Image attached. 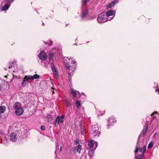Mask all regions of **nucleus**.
Returning <instances> with one entry per match:
<instances>
[{
	"instance_id": "nucleus-11",
	"label": "nucleus",
	"mask_w": 159,
	"mask_h": 159,
	"mask_svg": "<svg viewBox=\"0 0 159 159\" xmlns=\"http://www.w3.org/2000/svg\"><path fill=\"white\" fill-rule=\"evenodd\" d=\"M109 124L108 126L110 125H113L114 122L116 121V120L113 117H110L108 120Z\"/></svg>"
},
{
	"instance_id": "nucleus-37",
	"label": "nucleus",
	"mask_w": 159,
	"mask_h": 159,
	"mask_svg": "<svg viewBox=\"0 0 159 159\" xmlns=\"http://www.w3.org/2000/svg\"><path fill=\"white\" fill-rule=\"evenodd\" d=\"M143 149V153H145V151L146 150V147L145 146H144L143 147V148H142Z\"/></svg>"
},
{
	"instance_id": "nucleus-19",
	"label": "nucleus",
	"mask_w": 159,
	"mask_h": 159,
	"mask_svg": "<svg viewBox=\"0 0 159 159\" xmlns=\"http://www.w3.org/2000/svg\"><path fill=\"white\" fill-rule=\"evenodd\" d=\"M61 117L60 116H58L56 119L55 123V126H57L59 124V122H60V120Z\"/></svg>"
},
{
	"instance_id": "nucleus-7",
	"label": "nucleus",
	"mask_w": 159,
	"mask_h": 159,
	"mask_svg": "<svg viewBox=\"0 0 159 159\" xmlns=\"http://www.w3.org/2000/svg\"><path fill=\"white\" fill-rule=\"evenodd\" d=\"M88 145L90 149L95 150L97 147V145L94 141H91L89 142Z\"/></svg>"
},
{
	"instance_id": "nucleus-10",
	"label": "nucleus",
	"mask_w": 159,
	"mask_h": 159,
	"mask_svg": "<svg viewBox=\"0 0 159 159\" xmlns=\"http://www.w3.org/2000/svg\"><path fill=\"white\" fill-rule=\"evenodd\" d=\"M24 112V110L22 107L20 108L16 109L15 111V114L18 116H21L22 115Z\"/></svg>"
},
{
	"instance_id": "nucleus-9",
	"label": "nucleus",
	"mask_w": 159,
	"mask_h": 159,
	"mask_svg": "<svg viewBox=\"0 0 159 159\" xmlns=\"http://www.w3.org/2000/svg\"><path fill=\"white\" fill-rule=\"evenodd\" d=\"M18 138V136L15 133H13L10 135V139L12 142H15Z\"/></svg>"
},
{
	"instance_id": "nucleus-47",
	"label": "nucleus",
	"mask_w": 159,
	"mask_h": 159,
	"mask_svg": "<svg viewBox=\"0 0 159 159\" xmlns=\"http://www.w3.org/2000/svg\"><path fill=\"white\" fill-rule=\"evenodd\" d=\"M4 69L5 70H7V69H6V68H4Z\"/></svg>"
},
{
	"instance_id": "nucleus-5",
	"label": "nucleus",
	"mask_w": 159,
	"mask_h": 159,
	"mask_svg": "<svg viewBox=\"0 0 159 159\" xmlns=\"http://www.w3.org/2000/svg\"><path fill=\"white\" fill-rule=\"evenodd\" d=\"M115 12L111 10H109L106 13V16L107 17L111 16L112 17H110V19L108 18H107V20H112L115 16Z\"/></svg>"
},
{
	"instance_id": "nucleus-45",
	"label": "nucleus",
	"mask_w": 159,
	"mask_h": 159,
	"mask_svg": "<svg viewBox=\"0 0 159 159\" xmlns=\"http://www.w3.org/2000/svg\"><path fill=\"white\" fill-rule=\"evenodd\" d=\"M156 113V112H154L153 113H152L151 115V116H152L154 115V114H155Z\"/></svg>"
},
{
	"instance_id": "nucleus-52",
	"label": "nucleus",
	"mask_w": 159,
	"mask_h": 159,
	"mask_svg": "<svg viewBox=\"0 0 159 159\" xmlns=\"http://www.w3.org/2000/svg\"><path fill=\"white\" fill-rule=\"evenodd\" d=\"M52 93H54V92L53 91L52 92Z\"/></svg>"
},
{
	"instance_id": "nucleus-1",
	"label": "nucleus",
	"mask_w": 159,
	"mask_h": 159,
	"mask_svg": "<svg viewBox=\"0 0 159 159\" xmlns=\"http://www.w3.org/2000/svg\"><path fill=\"white\" fill-rule=\"evenodd\" d=\"M90 134L93 137L98 136L100 134V132L97 125H92L91 127Z\"/></svg>"
},
{
	"instance_id": "nucleus-36",
	"label": "nucleus",
	"mask_w": 159,
	"mask_h": 159,
	"mask_svg": "<svg viewBox=\"0 0 159 159\" xmlns=\"http://www.w3.org/2000/svg\"><path fill=\"white\" fill-rule=\"evenodd\" d=\"M138 151L140 152H142L143 153V149L142 148L138 147Z\"/></svg>"
},
{
	"instance_id": "nucleus-41",
	"label": "nucleus",
	"mask_w": 159,
	"mask_h": 159,
	"mask_svg": "<svg viewBox=\"0 0 159 159\" xmlns=\"http://www.w3.org/2000/svg\"><path fill=\"white\" fill-rule=\"evenodd\" d=\"M2 141L3 140L4 141H5V142H7V139L6 138H4L3 139H2Z\"/></svg>"
},
{
	"instance_id": "nucleus-18",
	"label": "nucleus",
	"mask_w": 159,
	"mask_h": 159,
	"mask_svg": "<svg viewBox=\"0 0 159 159\" xmlns=\"http://www.w3.org/2000/svg\"><path fill=\"white\" fill-rule=\"evenodd\" d=\"M24 79L26 80L27 81L29 80H33V76L31 75L28 76L25 75L24 78Z\"/></svg>"
},
{
	"instance_id": "nucleus-22",
	"label": "nucleus",
	"mask_w": 159,
	"mask_h": 159,
	"mask_svg": "<svg viewBox=\"0 0 159 159\" xmlns=\"http://www.w3.org/2000/svg\"><path fill=\"white\" fill-rule=\"evenodd\" d=\"M5 109V107L4 106H1L0 107V114H1L4 112Z\"/></svg>"
},
{
	"instance_id": "nucleus-16",
	"label": "nucleus",
	"mask_w": 159,
	"mask_h": 159,
	"mask_svg": "<svg viewBox=\"0 0 159 159\" xmlns=\"http://www.w3.org/2000/svg\"><path fill=\"white\" fill-rule=\"evenodd\" d=\"M76 147V152H78L79 153H80V151L82 150V147L80 144L77 145Z\"/></svg>"
},
{
	"instance_id": "nucleus-3",
	"label": "nucleus",
	"mask_w": 159,
	"mask_h": 159,
	"mask_svg": "<svg viewBox=\"0 0 159 159\" xmlns=\"http://www.w3.org/2000/svg\"><path fill=\"white\" fill-rule=\"evenodd\" d=\"M10 5L11 4L8 3L7 0L2 1L1 3V5L2 7V10L5 11L7 10Z\"/></svg>"
},
{
	"instance_id": "nucleus-34",
	"label": "nucleus",
	"mask_w": 159,
	"mask_h": 159,
	"mask_svg": "<svg viewBox=\"0 0 159 159\" xmlns=\"http://www.w3.org/2000/svg\"><path fill=\"white\" fill-rule=\"evenodd\" d=\"M158 135V133L157 132H156L154 134L153 136V138L154 139L156 138L157 136Z\"/></svg>"
},
{
	"instance_id": "nucleus-35",
	"label": "nucleus",
	"mask_w": 159,
	"mask_h": 159,
	"mask_svg": "<svg viewBox=\"0 0 159 159\" xmlns=\"http://www.w3.org/2000/svg\"><path fill=\"white\" fill-rule=\"evenodd\" d=\"M45 126L44 125H42L41 126V129L43 131H44L45 130Z\"/></svg>"
},
{
	"instance_id": "nucleus-4",
	"label": "nucleus",
	"mask_w": 159,
	"mask_h": 159,
	"mask_svg": "<svg viewBox=\"0 0 159 159\" xmlns=\"http://www.w3.org/2000/svg\"><path fill=\"white\" fill-rule=\"evenodd\" d=\"M104 13H102L99 14L97 18V20L98 22L99 23H103L107 21V18L104 17Z\"/></svg>"
},
{
	"instance_id": "nucleus-17",
	"label": "nucleus",
	"mask_w": 159,
	"mask_h": 159,
	"mask_svg": "<svg viewBox=\"0 0 159 159\" xmlns=\"http://www.w3.org/2000/svg\"><path fill=\"white\" fill-rule=\"evenodd\" d=\"M51 68H52V70L53 73L54 74H56V75H57V74H58L57 72V71L56 69H55L54 68V64L53 63H51Z\"/></svg>"
},
{
	"instance_id": "nucleus-23",
	"label": "nucleus",
	"mask_w": 159,
	"mask_h": 159,
	"mask_svg": "<svg viewBox=\"0 0 159 159\" xmlns=\"http://www.w3.org/2000/svg\"><path fill=\"white\" fill-rule=\"evenodd\" d=\"M95 150L90 149L89 151V155L90 156H92L93 155L94 153V151Z\"/></svg>"
},
{
	"instance_id": "nucleus-21",
	"label": "nucleus",
	"mask_w": 159,
	"mask_h": 159,
	"mask_svg": "<svg viewBox=\"0 0 159 159\" xmlns=\"http://www.w3.org/2000/svg\"><path fill=\"white\" fill-rule=\"evenodd\" d=\"M71 93L73 95V96L74 97H75L76 94H77V92L79 93L78 91H75L73 89H71Z\"/></svg>"
},
{
	"instance_id": "nucleus-42",
	"label": "nucleus",
	"mask_w": 159,
	"mask_h": 159,
	"mask_svg": "<svg viewBox=\"0 0 159 159\" xmlns=\"http://www.w3.org/2000/svg\"><path fill=\"white\" fill-rule=\"evenodd\" d=\"M84 130V129H81V133L83 134Z\"/></svg>"
},
{
	"instance_id": "nucleus-2",
	"label": "nucleus",
	"mask_w": 159,
	"mask_h": 159,
	"mask_svg": "<svg viewBox=\"0 0 159 159\" xmlns=\"http://www.w3.org/2000/svg\"><path fill=\"white\" fill-rule=\"evenodd\" d=\"M73 57H65L64 58V63L65 67L66 68H69L70 67L69 65V63L71 62V64H73V65L76 64V61H75V60H73Z\"/></svg>"
},
{
	"instance_id": "nucleus-46",
	"label": "nucleus",
	"mask_w": 159,
	"mask_h": 159,
	"mask_svg": "<svg viewBox=\"0 0 159 159\" xmlns=\"http://www.w3.org/2000/svg\"><path fill=\"white\" fill-rule=\"evenodd\" d=\"M157 92L159 94V89L157 90Z\"/></svg>"
},
{
	"instance_id": "nucleus-24",
	"label": "nucleus",
	"mask_w": 159,
	"mask_h": 159,
	"mask_svg": "<svg viewBox=\"0 0 159 159\" xmlns=\"http://www.w3.org/2000/svg\"><path fill=\"white\" fill-rule=\"evenodd\" d=\"M76 107H77V108H80V106H81V104L80 103V102L78 100H76Z\"/></svg>"
},
{
	"instance_id": "nucleus-14",
	"label": "nucleus",
	"mask_w": 159,
	"mask_h": 159,
	"mask_svg": "<svg viewBox=\"0 0 159 159\" xmlns=\"http://www.w3.org/2000/svg\"><path fill=\"white\" fill-rule=\"evenodd\" d=\"M147 130H148L147 127L145 128H144L143 129L142 131H141V134L139 135V136L138 139H139L140 138L142 134L143 136L145 135L146 133V132L147 131Z\"/></svg>"
},
{
	"instance_id": "nucleus-40",
	"label": "nucleus",
	"mask_w": 159,
	"mask_h": 159,
	"mask_svg": "<svg viewBox=\"0 0 159 159\" xmlns=\"http://www.w3.org/2000/svg\"><path fill=\"white\" fill-rule=\"evenodd\" d=\"M8 1V2L9 3H10L11 2H13L14 0H7Z\"/></svg>"
},
{
	"instance_id": "nucleus-25",
	"label": "nucleus",
	"mask_w": 159,
	"mask_h": 159,
	"mask_svg": "<svg viewBox=\"0 0 159 159\" xmlns=\"http://www.w3.org/2000/svg\"><path fill=\"white\" fill-rule=\"evenodd\" d=\"M64 102L67 107H69L70 105V102L67 99L64 100Z\"/></svg>"
},
{
	"instance_id": "nucleus-48",
	"label": "nucleus",
	"mask_w": 159,
	"mask_h": 159,
	"mask_svg": "<svg viewBox=\"0 0 159 159\" xmlns=\"http://www.w3.org/2000/svg\"><path fill=\"white\" fill-rule=\"evenodd\" d=\"M45 44H48V42H47V43L45 42Z\"/></svg>"
},
{
	"instance_id": "nucleus-39",
	"label": "nucleus",
	"mask_w": 159,
	"mask_h": 159,
	"mask_svg": "<svg viewBox=\"0 0 159 159\" xmlns=\"http://www.w3.org/2000/svg\"><path fill=\"white\" fill-rule=\"evenodd\" d=\"M138 151H139L138 148H136L134 151L135 153H136L138 152Z\"/></svg>"
},
{
	"instance_id": "nucleus-8",
	"label": "nucleus",
	"mask_w": 159,
	"mask_h": 159,
	"mask_svg": "<svg viewBox=\"0 0 159 159\" xmlns=\"http://www.w3.org/2000/svg\"><path fill=\"white\" fill-rule=\"evenodd\" d=\"M38 57L42 61H45L47 59L46 54L43 51L40 52Z\"/></svg>"
},
{
	"instance_id": "nucleus-51",
	"label": "nucleus",
	"mask_w": 159,
	"mask_h": 159,
	"mask_svg": "<svg viewBox=\"0 0 159 159\" xmlns=\"http://www.w3.org/2000/svg\"><path fill=\"white\" fill-rule=\"evenodd\" d=\"M34 10H35V11H36V9H34Z\"/></svg>"
},
{
	"instance_id": "nucleus-38",
	"label": "nucleus",
	"mask_w": 159,
	"mask_h": 159,
	"mask_svg": "<svg viewBox=\"0 0 159 159\" xmlns=\"http://www.w3.org/2000/svg\"><path fill=\"white\" fill-rule=\"evenodd\" d=\"M52 40H50L49 42L48 43L49 46H51L52 45Z\"/></svg>"
},
{
	"instance_id": "nucleus-20",
	"label": "nucleus",
	"mask_w": 159,
	"mask_h": 159,
	"mask_svg": "<svg viewBox=\"0 0 159 159\" xmlns=\"http://www.w3.org/2000/svg\"><path fill=\"white\" fill-rule=\"evenodd\" d=\"M70 152L71 153H73V154H75L76 152V147H72L70 149Z\"/></svg>"
},
{
	"instance_id": "nucleus-26",
	"label": "nucleus",
	"mask_w": 159,
	"mask_h": 159,
	"mask_svg": "<svg viewBox=\"0 0 159 159\" xmlns=\"http://www.w3.org/2000/svg\"><path fill=\"white\" fill-rule=\"evenodd\" d=\"M144 157V154H142L141 155H139L137 156L136 157V159H141Z\"/></svg>"
},
{
	"instance_id": "nucleus-50",
	"label": "nucleus",
	"mask_w": 159,
	"mask_h": 159,
	"mask_svg": "<svg viewBox=\"0 0 159 159\" xmlns=\"http://www.w3.org/2000/svg\"><path fill=\"white\" fill-rule=\"evenodd\" d=\"M61 148H60V151L61 150Z\"/></svg>"
},
{
	"instance_id": "nucleus-53",
	"label": "nucleus",
	"mask_w": 159,
	"mask_h": 159,
	"mask_svg": "<svg viewBox=\"0 0 159 159\" xmlns=\"http://www.w3.org/2000/svg\"><path fill=\"white\" fill-rule=\"evenodd\" d=\"M83 94H84V93H83Z\"/></svg>"
},
{
	"instance_id": "nucleus-29",
	"label": "nucleus",
	"mask_w": 159,
	"mask_h": 159,
	"mask_svg": "<svg viewBox=\"0 0 159 159\" xmlns=\"http://www.w3.org/2000/svg\"><path fill=\"white\" fill-rule=\"evenodd\" d=\"M33 79H38L39 78L40 76L38 75L37 74H35L33 76Z\"/></svg>"
},
{
	"instance_id": "nucleus-49",
	"label": "nucleus",
	"mask_w": 159,
	"mask_h": 159,
	"mask_svg": "<svg viewBox=\"0 0 159 159\" xmlns=\"http://www.w3.org/2000/svg\"><path fill=\"white\" fill-rule=\"evenodd\" d=\"M42 25H44V23H42Z\"/></svg>"
},
{
	"instance_id": "nucleus-44",
	"label": "nucleus",
	"mask_w": 159,
	"mask_h": 159,
	"mask_svg": "<svg viewBox=\"0 0 159 159\" xmlns=\"http://www.w3.org/2000/svg\"><path fill=\"white\" fill-rule=\"evenodd\" d=\"M2 88V86L1 85V84H0V91L1 90Z\"/></svg>"
},
{
	"instance_id": "nucleus-30",
	"label": "nucleus",
	"mask_w": 159,
	"mask_h": 159,
	"mask_svg": "<svg viewBox=\"0 0 159 159\" xmlns=\"http://www.w3.org/2000/svg\"><path fill=\"white\" fill-rule=\"evenodd\" d=\"M153 145V142H150L148 146V149H149V148H151L152 147Z\"/></svg>"
},
{
	"instance_id": "nucleus-33",
	"label": "nucleus",
	"mask_w": 159,
	"mask_h": 159,
	"mask_svg": "<svg viewBox=\"0 0 159 159\" xmlns=\"http://www.w3.org/2000/svg\"><path fill=\"white\" fill-rule=\"evenodd\" d=\"M74 143L75 144H79V140L78 139H77L75 141Z\"/></svg>"
},
{
	"instance_id": "nucleus-15",
	"label": "nucleus",
	"mask_w": 159,
	"mask_h": 159,
	"mask_svg": "<svg viewBox=\"0 0 159 159\" xmlns=\"http://www.w3.org/2000/svg\"><path fill=\"white\" fill-rule=\"evenodd\" d=\"M118 0H114L111 3L109 4L107 6L108 8H110L112 7L115 6L117 2H118Z\"/></svg>"
},
{
	"instance_id": "nucleus-32",
	"label": "nucleus",
	"mask_w": 159,
	"mask_h": 159,
	"mask_svg": "<svg viewBox=\"0 0 159 159\" xmlns=\"http://www.w3.org/2000/svg\"><path fill=\"white\" fill-rule=\"evenodd\" d=\"M60 117H61V119L60 120V122L61 123H62L63 122V121H64L63 119L64 118V116H60Z\"/></svg>"
},
{
	"instance_id": "nucleus-27",
	"label": "nucleus",
	"mask_w": 159,
	"mask_h": 159,
	"mask_svg": "<svg viewBox=\"0 0 159 159\" xmlns=\"http://www.w3.org/2000/svg\"><path fill=\"white\" fill-rule=\"evenodd\" d=\"M16 62L15 61H13L12 62H11L10 63V66L9 67V68L10 69L14 65L16 64Z\"/></svg>"
},
{
	"instance_id": "nucleus-12",
	"label": "nucleus",
	"mask_w": 159,
	"mask_h": 159,
	"mask_svg": "<svg viewBox=\"0 0 159 159\" xmlns=\"http://www.w3.org/2000/svg\"><path fill=\"white\" fill-rule=\"evenodd\" d=\"M88 14V10H86L81 15V20L83 21L84 20L85 18H86L87 15Z\"/></svg>"
},
{
	"instance_id": "nucleus-31",
	"label": "nucleus",
	"mask_w": 159,
	"mask_h": 159,
	"mask_svg": "<svg viewBox=\"0 0 159 159\" xmlns=\"http://www.w3.org/2000/svg\"><path fill=\"white\" fill-rule=\"evenodd\" d=\"M26 80L24 79L23 80V82L22 83V85L23 86H25L26 85V83L25 82V80Z\"/></svg>"
},
{
	"instance_id": "nucleus-6",
	"label": "nucleus",
	"mask_w": 159,
	"mask_h": 159,
	"mask_svg": "<svg viewBox=\"0 0 159 159\" xmlns=\"http://www.w3.org/2000/svg\"><path fill=\"white\" fill-rule=\"evenodd\" d=\"M76 65V64L73 65L71 68H70L71 67L70 66V67L69 68H68V69L67 68H66L67 72L68 73L69 76H71L72 75L73 72L75 70Z\"/></svg>"
},
{
	"instance_id": "nucleus-43",
	"label": "nucleus",
	"mask_w": 159,
	"mask_h": 159,
	"mask_svg": "<svg viewBox=\"0 0 159 159\" xmlns=\"http://www.w3.org/2000/svg\"><path fill=\"white\" fill-rule=\"evenodd\" d=\"M80 128H81V129H84V126H83V125H80Z\"/></svg>"
},
{
	"instance_id": "nucleus-28",
	"label": "nucleus",
	"mask_w": 159,
	"mask_h": 159,
	"mask_svg": "<svg viewBox=\"0 0 159 159\" xmlns=\"http://www.w3.org/2000/svg\"><path fill=\"white\" fill-rule=\"evenodd\" d=\"M89 1V0H82V5H84Z\"/></svg>"
},
{
	"instance_id": "nucleus-13",
	"label": "nucleus",
	"mask_w": 159,
	"mask_h": 159,
	"mask_svg": "<svg viewBox=\"0 0 159 159\" xmlns=\"http://www.w3.org/2000/svg\"><path fill=\"white\" fill-rule=\"evenodd\" d=\"M13 107L15 110H16V109H18L19 108H21V104L19 102H16L13 105Z\"/></svg>"
}]
</instances>
